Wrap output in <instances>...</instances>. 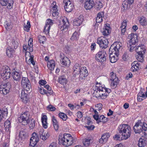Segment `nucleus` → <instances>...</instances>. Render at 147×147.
I'll use <instances>...</instances> for the list:
<instances>
[{
  "mask_svg": "<svg viewBox=\"0 0 147 147\" xmlns=\"http://www.w3.org/2000/svg\"><path fill=\"white\" fill-rule=\"evenodd\" d=\"M88 71L86 69V67H83L81 68V71L79 72L80 74L79 79L82 80L88 75Z\"/></svg>",
  "mask_w": 147,
  "mask_h": 147,
  "instance_id": "nucleus-18",
  "label": "nucleus"
},
{
  "mask_svg": "<svg viewBox=\"0 0 147 147\" xmlns=\"http://www.w3.org/2000/svg\"><path fill=\"white\" fill-rule=\"evenodd\" d=\"M128 59V55L127 53H125L122 56V59L124 61H126Z\"/></svg>",
  "mask_w": 147,
  "mask_h": 147,
  "instance_id": "nucleus-58",
  "label": "nucleus"
},
{
  "mask_svg": "<svg viewBox=\"0 0 147 147\" xmlns=\"http://www.w3.org/2000/svg\"><path fill=\"white\" fill-rule=\"evenodd\" d=\"M33 57L34 56L33 55H32L30 56V57L29 59V61H30L31 63L33 65H35V62L33 60Z\"/></svg>",
  "mask_w": 147,
  "mask_h": 147,
  "instance_id": "nucleus-62",
  "label": "nucleus"
},
{
  "mask_svg": "<svg viewBox=\"0 0 147 147\" xmlns=\"http://www.w3.org/2000/svg\"><path fill=\"white\" fill-rule=\"evenodd\" d=\"M41 121L43 127L45 129L47 128L48 124L47 123V117L46 115H44L42 116Z\"/></svg>",
  "mask_w": 147,
  "mask_h": 147,
  "instance_id": "nucleus-29",
  "label": "nucleus"
},
{
  "mask_svg": "<svg viewBox=\"0 0 147 147\" xmlns=\"http://www.w3.org/2000/svg\"><path fill=\"white\" fill-rule=\"evenodd\" d=\"M76 139H74L69 134H65L63 137L60 136L59 139V142L65 146H68L74 144L76 142Z\"/></svg>",
  "mask_w": 147,
  "mask_h": 147,
  "instance_id": "nucleus-3",
  "label": "nucleus"
},
{
  "mask_svg": "<svg viewBox=\"0 0 147 147\" xmlns=\"http://www.w3.org/2000/svg\"><path fill=\"white\" fill-rule=\"evenodd\" d=\"M4 126L6 131L9 130V128L11 127L10 121L9 120H7L5 122Z\"/></svg>",
  "mask_w": 147,
  "mask_h": 147,
  "instance_id": "nucleus-42",
  "label": "nucleus"
},
{
  "mask_svg": "<svg viewBox=\"0 0 147 147\" xmlns=\"http://www.w3.org/2000/svg\"><path fill=\"white\" fill-rule=\"evenodd\" d=\"M97 90H96L94 92V96L99 99L100 98L102 99L105 98L111 92L110 89L104 87H97Z\"/></svg>",
  "mask_w": 147,
  "mask_h": 147,
  "instance_id": "nucleus-2",
  "label": "nucleus"
},
{
  "mask_svg": "<svg viewBox=\"0 0 147 147\" xmlns=\"http://www.w3.org/2000/svg\"><path fill=\"white\" fill-rule=\"evenodd\" d=\"M128 1H124L122 3V5L124 9H126L128 7L129 4Z\"/></svg>",
  "mask_w": 147,
  "mask_h": 147,
  "instance_id": "nucleus-57",
  "label": "nucleus"
},
{
  "mask_svg": "<svg viewBox=\"0 0 147 147\" xmlns=\"http://www.w3.org/2000/svg\"><path fill=\"white\" fill-rule=\"evenodd\" d=\"M65 4L64 7L65 11L67 12H70L73 9L74 6L69 0H63Z\"/></svg>",
  "mask_w": 147,
  "mask_h": 147,
  "instance_id": "nucleus-13",
  "label": "nucleus"
},
{
  "mask_svg": "<svg viewBox=\"0 0 147 147\" xmlns=\"http://www.w3.org/2000/svg\"><path fill=\"white\" fill-rule=\"evenodd\" d=\"M131 70L133 71H137L139 70L141 67L140 64L137 61H134L131 64Z\"/></svg>",
  "mask_w": 147,
  "mask_h": 147,
  "instance_id": "nucleus-23",
  "label": "nucleus"
},
{
  "mask_svg": "<svg viewBox=\"0 0 147 147\" xmlns=\"http://www.w3.org/2000/svg\"><path fill=\"white\" fill-rule=\"evenodd\" d=\"M32 42V38H30L28 41V45H24L23 46V50L26 51H27V52H28L29 53L30 52H32L33 51Z\"/></svg>",
  "mask_w": 147,
  "mask_h": 147,
  "instance_id": "nucleus-15",
  "label": "nucleus"
},
{
  "mask_svg": "<svg viewBox=\"0 0 147 147\" xmlns=\"http://www.w3.org/2000/svg\"><path fill=\"white\" fill-rule=\"evenodd\" d=\"M102 7V4L100 1L96 2L95 5V8L97 10H99Z\"/></svg>",
  "mask_w": 147,
  "mask_h": 147,
  "instance_id": "nucleus-47",
  "label": "nucleus"
},
{
  "mask_svg": "<svg viewBox=\"0 0 147 147\" xmlns=\"http://www.w3.org/2000/svg\"><path fill=\"white\" fill-rule=\"evenodd\" d=\"M11 85L9 82L2 84L0 86V91L4 95H6L9 93Z\"/></svg>",
  "mask_w": 147,
  "mask_h": 147,
  "instance_id": "nucleus-9",
  "label": "nucleus"
},
{
  "mask_svg": "<svg viewBox=\"0 0 147 147\" xmlns=\"http://www.w3.org/2000/svg\"><path fill=\"white\" fill-rule=\"evenodd\" d=\"M133 130L136 134L143 133L145 135H147V124L141 120L137 122L133 127Z\"/></svg>",
  "mask_w": 147,
  "mask_h": 147,
  "instance_id": "nucleus-4",
  "label": "nucleus"
},
{
  "mask_svg": "<svg viewBox=\"0 0 147 147\" xmlns=\"http://www.w3.org/2000/svg\"><path fill=\"white\" fill-rule=\"evenodd\" d=\"M99 119L102 121V122L103 123H105L107 121V118L103 115H101Z\"/></svg>",
  "mask_w": 147,
  "mask_h": 147,
  "instance_id": "nucleus-60",
  "label": "nucleus"
},
{
  "mask_svg": "<svg viewBox=\"0 0 147 147\" xmlns=\"http://www.w3.org/2000/svg\"><path fill=\"white\" fill-rule=\"evenodd\" d=\"M118 130L120 134L122 136L121 138L126 140L130 137L131 133V129L129 125H121L118 127Z\"/></svg>",
  "mask_w": 147,
  "mask_h": 147,
  "instance_id": "nucleus-1",
  "label": "nucleus"
},
{
  "mask_svg": "<svg viewBox=\"0 0 147 147\" xmlns=\"http://www.w3.org/2000/svg\"><path fill=\"white\" fill-rule=\"evenodd\" d=\"M122 44L119 42L114 43L110 47L109 49V53L111 51H113V53L117 54L119 53V50L120 47H121Z\"/></svg>",
  "mask_w": 147,
  "mask_h": 147,
  "instance_id": "nucleus-10",
  "label": "nucleus"
},
{
  "mask_svg": "<svg viewBox=\"0 0 147 147\" xmlns=\"http://www.w3.org/2000/svg\"><path fill=\"white\" fill-rule=\"evenodd\" d=\"M139 22L140 25L143 26H146L147 25V20L143 16L139 19Z\"/></svg>",
  "mask_w": 147,
  "mask_h": 147,
  "instance_id": "nucleus-35",
  "label": "nucleus"
},
{
  "mask_svg": "<svg viewBox=\"0 0 147 147\" xmlns=\"http://www.w3.org/2000/svg\"><path fill=\"white\" fill-rule=\"evenodd\" d=\"M58 82L61 84L65 85H66L67 82V79L64 76H60L58 78Z\"/></svg>",
  "mask_w": 147,
  "mask_h": 147,
  "instance_id": "nucleus-27",
  "label": "nucleus"
},
{
  "mask_svg": "<svg viewBox=\"0 0 147 147\" xmlns=\"http://www.w3.org/2000/svg\"><path fill=\"white\" fill-rule=\"evenodd\" d=\"M12 44L15 49L17 48L18 45V44L17 41H16L14 40H13L12 41Z\"/></svg>",
  "mask_w": 147,
  "mask_h": 147,
  "instance_id": "nucleus-59",
  "label": "nucleus"
},
{
  "mask_svg": "<svg viewBox=\"0 0 147 147\" xmlns=\"http://www.w3.org/2000/svg\"><path fill=\"white\" fill-rule=\"evenodd\" d=\"M109 43L107 39L105 36H101L98 38L97 39V43L100 47L106 48L108 47Z\"/></svg>",
  "mask_w": 147,
  "mask_h": 147,
  "instance_id": "nucleus-8",
  "label": "nucleus"
},
{
  "mask_svg": "<svg viewBox=\"0 0 147 147\" xmlns=\"http://www.w3.org/2000/svg\"><path fill=\"white\" fill-rule=\"evenodd\" d=\"M29 125L30 129H33L35 126V121L33 119H31L29 122Z\"/></svg>",
  "mask_w": 147,
  "mask_h": 147,
  "instance_id": "nucleus-44",
  "label": "nucleus"
},
{
  "mask_svg": "<svg viewBox=\"0 0 147 147\" xmlns=\"http://www.w3.org/2000/svg\"><path fill=\"white\" fill-rule=\"evenodd\" d=\"M127 26L126 21L125 20L123 21L120 27L121 30V34L124 35L126 30V27Z\"/></svg>",
  "mask_w": 147,
  "mask_h": 147,
  "instance_id": "nucleus-36",
  "label": "nucleus"
},
{
  "mask_svg": "<svg viewBox=\"0 0 147 147\" xmlns=\"http://www.w3.org/2000/svg\"><path fill=\"white\" fill-rule=\"evenodd\" d=\"M47 110L50 111H54L56 110V108L52 105H50L47 107Z\"/></svg>",
  "mask_w": 147,
  "mask_h": 147,
  "instance_id": "nucleus-53",
  "label": "nucleus"
},
{
  "mask_svg": "<svg viewBox=\"0 0 147 147\" xmlns=\"http://www.w3.org/2000/svg\"><path fill=\"white\" fill-rule=\"evenodd\" d=\"M60 62L62 65L65 67H68L70 64V61L67 57H65L61 59Z\"/></svg>",
  "mask_w": 147,
  "mask_h": 147,
  "instance_id": "nucleus-26",
  "label": "nucleus"
},
{
  "mask_svg": "<svg viewBox=\"0 0 147 147\" xmlns=\"http://www.w3.org/2000/svg\"><path fill=\"white\" fill-rule=\"evenodd\" d=\"M59 117L63 120L65 121L67 119V116L65 114L61 113H59Z\"/></svg>",
  "mask_w": 147,
  "mask_h": 147,
  "instance_id": "nucleus-51",
  "label": "nucleus"
},
{
  "mask_svg": "<svg viewBox=\"0 0 147 147\" xmlns=\"http://www.w3.org/2000/svg\"><path fill=\"white\" fill-rule=\"evenodd\" d=\"M110 80L111 81V86L113 87L116 86L118 84V79L116 77L115 74L112 72L110 74Z\"/></svg>",
  "mask_w": 147,
  "mask_h": 147,
  "instance_id": "nucleus-16",
  "label": "nucleus"
},
{
  "mask_svg": "<svg viewBox=\"0 0 147 147\" xmlns=\"http://www.w3.org/2000/svg\"><path fill=\"white\" fill-rule=\"evenodd\" d=\"M78 38V33L77 32H75L73 34L70 39L71 40L74 41L77 40Z\"/></svg>",
  "mask_w": 147,
  "mask_h": 147,
  "instance_id": "nucleus-46",
  "label": "nucleus"
},
{
  "mask_svg": "<svg viewBox=\"0 0 147 147\" xmlns=\"http://www.w3.org/2000/svg\"><path fill=\"white\" fill-rule=\"evenodd\" d=\"M95 107L96 108V110H100L102 109V105L100 103L97 104L95 105Z\"/></svg>",
  "mask_w": 147,
  "mask_h": 147,
  "instance_id": "nucleus-61",
  "label": "nucleus"
},
{
  "mask_svg": "<svg viewBox=\"0 0 147 147\" xmlns=\"http://www.w3.org/2000/svg\"><path fill=\"white\" fill-rule=\"evenodd\" d=\"M39 42L40 43L43 44L46 40V38L44 36L39 35L38 36Z\"/></svg>",
  "mask_w": 147,
  "mask_h": 147,
  "instance_id": "nucleus-48",
  "label": "nucleus"
},
{
  "mask_svg": "<svg viewBox=\"0 0 147 147\" xmlns=\"http://www.w3.org/2000/svg\"><path fill=\"white\" fill-rule=\"evenodd\" d=\"M111 28L109 25L108 26L105 24L104 28L101 31L102 34L104 36H107L111 32Z\"/></svg>",
  "mask_w": 147,
  "mask_h": 147,
  "instance_id": "nucleus-24",
  "label": "nucleus"
},
{
  "mask_svg": "<svg viewBox=\"0 0 147 147\" xmlns=\"http://www.w3.org/2000/svg\"><path fill=\"white\" fill-rule=\"evenodd\" d=\"M69 25V24L67 19L66 18H64L62 21L61 22L59 28L61 31H66Z\"/></svg>",
  "mask_w": 147,
  "mask_h": 147,
  "instance_id": "nucleus-11",
  "label": "nucleus"
},
{
  "mask_svg": "<svg viewBox=\"0 0 147 147\" xmlns=\"http://www.w3.org/2000/svg\"><path fill=\"white\" fill-rule=\"evenodd\" d=\"M83 21V16L82 15L80 16L79 17L76 19L74 22V26H78L80 25Z\"/></svg>",
  "mask_w": 147,
  "mask_h": 147,
  "instance_id": "nucleus-25",
  "label": "nucleus"
},
{
  "mask_svg": "<svg viewBox=\"0 0 147 147\" xmlns=\"http://www.w3.org/2000/svg\"><path fill=\"white\" fill-rule=\"evenodd\" d=\"M24 90L27 91H30L31 90V86L30 83H28L27 84L25 85L22 86Z\"/></svg>",
  "mask_w": 147,
  "mask_h": 147,
  "instance_id": "nucleus-45",
  "label": "nucleus"
},
{
  "mask_svg": "<svg viewBox=\"0 0 147 147\" xmlns=\"http://www.w3.org/2000/svg\"><path fill=\"white\" fill-rule=\"evenodd\" d=\"M29 116V112L28 111L24 112L19 117L18 119L19 122L23 125H27L28 123Z\"/></svg>",
  "mask_w": 147,
  "mask_h": 147,
  "instance_id": "nucleus-6",
  "label": "nucleus"
},
{
  "mask_svg": "<svg viewBox=\"0 0 147 147\" xmlns=\"http://www.w3.org/2000/svg\"><path fill=\"white\" fill-rule=\"evenodd\" d=\"M113 52L111 51L110 53L109 57L110 62L112 63L115 62L118 59V56L119 53H113Z\"/></svg>",
  "mask_w": 147,
  "mask_h": 147,
  "instance_id": "nucleus-20",
  "label": "nucleus"
},
{
  "mask_svg": "<svg viewBox=\"0 0 147 147\" xmlns=\"http://www.w3.org/2000/svg\"><path fill=\"white\" fill-rule=\"evenodd\" d=\"M29 83H30L27 78L23 77L22 78L21 83L22 86L27 84Z\"/></svg>",
  "mask_w": 147,
  "mask_h": 147,
  "instance_id": "nucleus-43",
  "label": "nucleus"
},
{
  "mask_svg": "<svg viewBox=\"0 0 147 147\" xmlns=\"http://www.w3.org/2000/svg\"><path fill=\"white\" fill-rule=\"evenodd\" d=\"M8 114V112L7 109L4 108L2 110L0 109V121L5 116H7Z\"/></svg>",
  "mask_w": 147,
  "mask_h": 147,
  "instance_id": "nucleus-30",
  "label": "nucleus"
},
{
  "mask_svg": "<svg viewBox=\"0 0 147 147\" xmlns=\"http://www.w3.org/2000/svg\"><path fill=\"white\" fill-rule=\"evenodd\" d=\"M45 133L46 132H45V130L43 129L42 128L41 129H40V131H39V133L40 136L41 135L42 136V135H43L44 134L45 135Z\"/></svg>",
  "mask_w": 147,
  "mask_h": 147,
  "instance_id": "nucleus-63",
  "label": "nucleus"
},
{
  "mask_svg": "<svg viewBox=\"0 0 147 147\" xmlns=\"http://www.w3.org/2000/svg\"><path fill=\"white\" fill-rule=\"evenodd\" d=\"M14 53V51L12 48L10 47H9L7 48L6 54L8 57H11Z\"/></svg>",
  "mask_w": 147,
  "mask_h": 147,
  "instance_id": "nucleus-37",
  "label": "nucleus"
},
{
  "mask_svg": "<svg viewBox=\"0 0 147 147\" xmlns=\"http://www.w3.org/2000/svg\"><path fill=\"white\" fill-rule=\"evenodd\" d=\"M30 23L29 21H28L27 24L26 25L24 28V29L25 30L28 31L30 30Z\"/></svg>",
  "mask_w": 147,
  "mask_h": 147,
  "instance_id": "nucleus-52",
  "label": "nucleus"
},
{
  "mask_svg": "<svg viewBox=\"0 0 147 147\" xmlns=\"http://www.w3.org/2000/svg\"><path fill=\"white\" fill-rule=\"evenodd\" d=\"M146 143L145 142V140L142 138L140 139L138 145L139 147H144L146 145Z\"/></svg>",
  "mask_w": 147,
  "mask_h": 147,
  "instance_id": "nucleus-41",
  "label": "nucleus"
},
{
  "mask_svg": "<svg viewBox=\"0 0 147 147\" xmlns=\"http://www.w3.org/2000/svg\"><path fill=\"white\" fill-rule=\"evenodd\" d=\"M52 121L54 129L56 131L59 128L58 122H57L55 117L54 116L52 117Z\"/></svg>",
  "mask_w": 147,
  "mask_h": 147,
  "instance_id": "nucleus-34",
  "label": "nucleus"
},
{
  "mask_svg": "<svg viewBox=\"0 0 147 147\" xmlns=\"http://www.w3.org/2000/svg\"><path fill=\"white\" fill-rule=\"evenodd\" d=\"M74 72L76 74H78L81 71L80 65L77 63L75 64L73 67Z\"/></svg>",
  "mask_w": 147,
  "mask_h": 147,
  "instance_id": "nucleus-38",
  "label": "nucleus"
},
{
  "mask_svg": "<svg viewBox=\"0 0 147 147\" xmlns=\"http://www.w3.org/2000/svg\"><path fill=\"white\" fill-rule=\"evenodd\" d=\"M136 52L139 54H144L146 51L145 46L143 45H141L137 47L136 49Z\"/></svg>",
  "mask_w": 147,
  "mask_h": 147,
  "instance_id": "nucleus-21",
  "label": "nucleus"
},
{
  "mask_svg": "<svg viewBox=\"0 0 147 147\" xmlns=\"http://www.w3.org/2000/svg\"><path fill=\"white\" fill-rule=\"evenodd\" d=\"M143 90H141L140 92L138 94V96L143 98H146L147 97V91L144 93L143 92Z\"/></svg>",
  "mask_w": 147,
  "mask_h": 147,
  "instance_id": "nucleus-40",
  "label": "nucleus"
},
{
  "mask_svg": "<svg viewBox=\"0 0 147 147\" xmlns=\"http://www.w3.org/2000/svg\"><path fill=\"white\" fill-rule=\"evenodd\" d=\"M49 134L48 133H45V135H43L41 136H40V138L42 139L43 140H46L47 138H48L49 136Z\"/></svg>",
  "mask_w": 147,
  "mask_h": 147,
  "instance_id": "nucleus-55",
  "label": "nucleus"
},
{
  "mask_svg": "<svg viewBox=\"0 0 147 147\" xmlns=\"http://www.w3.org/2000/svg\"><path fill=\"white\" fill-rule=\"evenodd\" d=\"M20 96L23 102L25 103L28 102V94L25 92L24 90H22Z\"/></svg>",
  "mask_w": 147,
  "mask_h": 147,
  "instance_id": "nucleus-22",
  "label": "nucleus"
},
{
  "mask_svg": "<svg viewBox=\"0 0 147 147\" xmlns=\"http://www.w3.org/2000/svg\"><path fill=\"white\" fill-rule=\"evenodd\" d=\"M9 68L7 66L5 67L4 70L1 74V78L4 80L8 79L10 77L11 73Z\"/></svg>",
  "mask_w": 147,
  "mask_h": 147,
  "instance_id": "nucleus-12",
  "label": "nucleus"
},
{
  "mask_svg": "<svg viewBox=\"0 0 147 147\" xmlns=\"http://www.w3.org/2000/svg\"><path fill=\"white\" fill-rule=\"evenodd\" d=\"M44 87L47 90V92L49 93V95H51L52 94L53 91L51 90V88L49 85H47L44 86Z\"/></svg>",
  "mask_w": 147,
  "mask_h": 147,
  "instance_id": "nucleus-50",
  "label": "nucleus"
},
{
  "mask_svg": "<svg viewBox=\"0 0 147 147\" xmlns=\"http://www.w3.org/2000/svg\"><path fill=\"white\" fill-rule=\"evenodd\" d=\"M12 75L13 79L15 80L19 81L20 79V74L15 71H13Z\"/></svg>",
  "mask_w": 147,
  "mask_h": 147,
  "instance_id": "nucleus-31",
  "label": "nucleus"
},
{
  "mask_svg": "<svg viewBox=\"0 0 147 147\" xmlns=\"http://www.w3.org/2000/svg\"><path fill=\"white\" fill-rule=\"evenodd\" d=\"M107 54L105 51H101L98 52L96 56V59L98 62L102 63L106 59Z\"/></svg>",
  "mask_w": 147,
  "mask_h": 147,
  "instance_id": "nucleus-7",
  "label": "nucleus"
},
{
  "mask_svg": "<svg viewBox=\"0 0 147 147\" xmlns=\"http://www.w3.org/2000/svg\"><path fill=\"white\" fill-rule=\"evenodd\" d=\"M110 136L108 133H106L105 134H104L102 136V137L103 138V139H105V142H106L108 138Z\"/></svg>",
  "mask_w": 147,
  "mask_h": 147,
  "instance_id": "nucleus-56",
  "label": "nucleus"
},
{
  "mask_svg": "<svg viewBox=\"0 0 147 147\" xmlns=\"http://www.w3.org/2000/svg\"><path fill=\"white\" fill-rule=\"evenodd\" d=\"M55 3L56 4L55 2H53V4L54 5L52 8L51 10V11L52 12L53 16L54 17L57 16L58 15V12L57 7V6L55 5Z\"/></svg>",
  "mask_w": 147,
  "mask_h": 147,
  "instance_id": "nucleus-32",
  "label": "nucleus"
},
{
  "mask_svg": "<svg viewBox=\"0 0 147 147\" xmlns=\"http://www.w3.org/2000/svg\"><path fill=\"white\" fill-rule=\"evenodd\" d=\"M104 13L101 12L98 13L96 20L97 23H100L103 21V18L104 17Z\"/></svg>",
  "mask_w": 147,
  "mask_h": 147,
  "instance_id": "nucleus-28",
  "label": "nucleus"
},
{
  "mask_svg": "<svg viewBox=\"0 0 147 147\" xmlns=\"http://www.w3.org/2000/svg\"><path fill=\"white\" fill-rule=\"evenodd\" d=\"M91 140L89 139H85L84 141L83 144L86 147L88 146L90 143V141Z\"/></svg>",
  "mask_w": 147,
  "mask_h": 147,
  "instance_id": "nucleus-54",
  "label": "nucleus"
},
{
  "mask_svg": "<svg viewBox=\"0 0 147 147\" xmlns=\"http://www.w3.org/2000/svg\"><path fill=\"white\" fill-rule=\"evenodd\" d=\"M39 140V138L37 135L35 133L32 134V136L30 138V146L34 147V146Z\"/></svg>",
  "mask_w": 147,
  "mask_h": 147,
  "instance_id": "nucleus-14",
  "label": "nucleus"
},
{
  "mask_svg": "<svg viewBox=\"0 0 147 147\" xmlns=\"http://www.w3.org/2000/svg\"><path fill=\"white\" fill-rule=\"evenodd\" d=\"M143 55L144 54H139L137 55L136 56V59L139 61L140 62H143L144 61L143 59Z\"/></svg>",
  "mask_w": 147,
  "mask_h": 147,
  "instance_id": "nucleus-49",
  "label": "nucleus"
},
{
  "mask_svg": "<svg viewBox=\"0 0 147 147\" xmlns=\"http://www.w3.org/2000/svg\"><path fill=\"white\" fill-rule=\"evenodd\" d=\"M53 24V22L52 20L49 19L47 20L45 25V28H47L48 31L49 29L50 28L51 26Z\"/></svg>",
  "mask_w": 147,
  "mask_h": 147,
  "instance_id": "nucleus-39",
  "label": "nucleus"
},
{
  "mask_svg": "<svg viewBox=\"0 0 147 147\" xmlns=\"http://www.w3.org/2000/svg\"><path fill=\"white\" fill-rule=\"evenodd\" d=\"M47 66L51 71L53 70L55 67V62L53 60H51L47 62Z\"/></svg>",
  "mask_w": 147,
  "mask_h": 147,
  "instance_id": "nucleus-33",
  "label": "nucleus"
},
{
  "mask_svg": "<svg viewBox=\"0 0 147 147\" xmlns=\"http://www.w3.org/2000/svg\"><path fill=\"white\" fill-rule=\"evenodd\" d=\"M113 138L115 140H120L121 139V135L116 134L113 137Z\"/></svg>",
  "mask_w": 147,
  "mask_h": 147,
  "instance_id": "nucleus-64",
  "label": "nucleus"
},
{
  "mask_svg": "<svg viewBox=\"0 0 147 147\" xmlns=\"http://www.w3.org/2000/svg\"><path fill=\"white\" fill-rule=\"evenodd\" d=\"M93 0H86L84 5V7L86 10L90 9L94 5Z\"/></svg>",
  "mask_w": 147,
  "mask_h": 147,
  "instance_id": "nucleus-19",
  "label": "nucleus"
},
{
  "mask_svg": "<svg viewBox=\"0 0 147 147\" xmlns=\"http://www.w3.org/2000/svg\"><path fill=\"white\" fill-rule=\"evenodd\" d=\"M13 1L12 0H0V4L3 6H6L8 9L12 8Z\"/></svg>",
  "mask_w": 147,
  "mask_h": 147,
  "instance_id": "nucleus-17",
  "label": "nucleus"
},
{
  "mask_svg": "<svg viewBox=\"0 0 147 147\" xmlns=\"http://www.w3.org/2000/svg\"><path fill=\"white\" fill-rule=\"evenodd\" d=\"M127 44L129 51L132 52L135 47L136 43L138 42V36L133 33L129 34L127 38Z\"/></svg>",
  "mask_w": 147,
  "mask_h": 147,
  "instance_id": "nucleus-5",
  "label": "nucleus"
}]
</instances>
